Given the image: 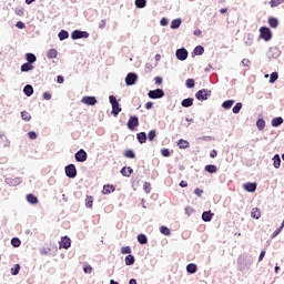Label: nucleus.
<instances>
[{
	"instance_id": "1",
	"label": "nucleus",
	"mask_w": 284,
	"mask_h": 284,
	"mask_svg": "<svg viewBox=\"0 0 284 284\" xmlns=\"http://www.w3.org/2000/svg\"><path fill=\"white\" fill-rule=\"evenodd\" d=\"M109 103L112 106L111 114H113V116H119V113L121 112L122 109H121V105L119 104V101L116 100V97L110 95Z\"/></svg>"
},
{
	"instance_id": "2",
	"label": "nucleus",
	"mask_w": 284,
	"mask_h": 284,
	"mask_svg": "<svg viewBox=\"0 0 284 284\" xmlns=\"http://www.w3.org/2000/svg\"><path fill=\"white\" fill-rule=\"evenodd\" d=\"M212 97V90L209 89H201L195 93V99L197 101H207Z\"/></svg>"
},
{
	"instance_id": "3",
	"label": "nucleus",
	"mask_w": 284,
	"mask_h": 284,
	"mask_svg": "<svg viewBox=\"0 0 284 284\" xmlns=\"http://www.w3.org/2000/svg\"><path fill=\"white\" fill-rule=\"evenodd\" d=\"M148 97L149 99H163L165 97V91H163V89L150 90Z\"/></svg>"
},
{
	"instance_id": "4",
	"label": "nucleus",
	"mask_w": 284,
	"mask_h": 284,
	"mask_svg": "<svg viewBox=\"0 0 284 284\" xmlns=\"http://www.w3.org/2000/svg\"><path fill=\"white\" fill-rule=\"evenodd\" d=\"M89 37H90V33H88V31L74 30L71 33V39L73 41H77L79 39H88Z\"/></svg>"
},
{
	"instance_id": "5",
	"label": "nucleus",
	"mask_w": 284,
	"mask_h": 284,
	"mask_svg": "<svg viewBox=\"0 0 284 284\" xmlns=\"http://www.w3.org/2000/svg\"><path fill=\"white\" fill-rule=\"evenodd\" d=\"M74 159L78 163H85L88 161V152H85L83 149H80L78 152H75Z\"/></svg>"
},
{
	"instance_id": "6",
	"label": "nucleus",
	"mask_w": 284,
	"mask_h": 284,
	"mask_svg": "<svg viewBox=\"0 0 284 284\" xmlns=\"http://www.w3.org/2000/svg\"><path fill=\"white\" fill-rule=\"evenodd\" d=\"M64 172L68 179H77V166L74 164L67 165Z\"/></svg>"
},
{
	"instance_id": "7",
	"label": "nucleus",
	"mask_w": 284,
	"mask_h": 284,
	"mask_svg": "<svg viewBox=\"0 0 284 284\" xmlns=\"http://www.w3.org/2000/svg\"><path fill=\"white\" fill-rule=\"evenodd\" d=\"M136 81H139V74H136L135 72H130V73L126 74L125 84L128 87L135 85Z\"/></svg>"
},
{
	"instance_id": "8",
	"label": "nucleus",
	"mask_w": 284,
	"mask_h": 284,
	"mask_svg": "<svg viewBox=\"0 0 284 284\" xmlns=\"http://www.w3.org/2000/svg\"><path fill=\"white\" fill-rule=\"evenodd\" d=\"M187 49L185 48H180L175 51V57L178 61H186L189 57Z\"/></svg>"
},
{
	"instance_id": "9",
	"label": "nucleus",
	"mask_w": 284,
	"mask_h": 284,
	"mask_svg": "<svg viewBox=\"0 0 284 284\" xmlns=\"http://www.w3.org/2000/svg\"><path fill=\"white\" fill-rule=\"evenodd\" d=\"M260 37L263 41H270L272 39V31L267 27H262L260 29Z\"/></svg>"
},
{
	"instance_id": "10",
	"label": "nucleus",
	"mask_w": 284,
	"mask_h": 284,
	"mask_svg": "<svg viewBox=\"0 0 284 284\" xmlns=\"http://www.w3.org/2000/svg\"><path fill=\"white\" fill-rule=\"evenodd\" d=\"M126 125L131 131L136 130V128H139V116L131 115Z\"/></svg>"
},
{
	"instance_id": "11",
	"label": "nucleus",
	"mask_w": 284,
	"mask_h": 284,
	"mask_svg": "<svg viewBox=\"0 0 284 284\" xmlns=\"http://www.w3.org/2000/svg\"><path fill=\"white\" fill-rule=\"evenodd\" d=\"M63 248V250H70V247H72V240H70V237L68 235L61 237V241H60V248Z\"/></svg>"
},
{
	"instance_id": "12",
	"label": "nucleus",
	"mask_w": 284,
	"mask_h": 284,
	"mask_svg": "<svg viewBox=\"0 0 284 284\" xmlns=\"http://www.w3.org/2000/svg\"><path fill=\"white\" fill-rule=\"evenodd\" d=\"M268 59H278L281 57V50L276 47H271L267 52Z\"/></svg>"
},
{
	"instance_id": "13",
	"label": "nucleus",
	"mask_w": 284,
	"mask_h": 284,
	"mask_svg": "<svg viewBox=\"0 0 284 284\" xmlns=\"http://www.w3.org/2000/svg\"><path fill=\"white\" fill-rule=\"evenodd\" d=\"M81 103H84V105H97L98 101L93 95H85L82 98Z\"/></svg>"
},
{
	"instance_id": "14",
	"label": "nucleus",
	"mask_w": 284,
	"mask_h": 284,
	"mask_svg": "<svg viewBox=\"0 0 284 284\" xmlns=\"http://www.w3.org/2000/svg\"><path fill=\"white\" fill-rule=\"evenodd\" d=\"M21 178H7L4 180V183H7V185H10L11 187H17V185H21Z\"/></svg>"
},
{
	"instance_id": "15",
	"label": "nucleus",
	"mask_w": 284,
	"mask_h": 284,
	"mask_svg": "<svg viewBox=\"0 0 284 284\" xmlns=\"http://www.w3.org/2000/svg\"><path fill=\"white\" fill-rule=\"evenodd\" d=\"M243 187L246 192L252 193V192H256L257 184L256 182H248V183H244Z\"/></svg>"
},
{
	"instance_id": "16",
	"label": "nucleus",
	"mask_w": 284,
	"mask_h": 284,
	"mask_svg": "<svg viewBox=\"0 0 284 284\" xmlns=\"http://www.w3.org/2000/svg\"><path fill=\"white\" fill-rule=\"evenodd\" d=\"M182 108H192L194 105V98H186L181 101Z\"/></svg>"
},
{
	"instance_id": "17",
	"label": "nucleus",
	"mask_w": 284,
	"mask_h": 284,
	"mask_svg": "<svg viewBox=\"0 0 284 284\" xmlns=\"http://www.w3.org/2000/svg\"><path fill=\"white\" fill-rule=\"evenodd\" d=\"M212 216H214V213H212V211H204L202 213V221H204V223H210V221H212Z\"/></svg>"
},
{
	"instance_id": "18",
	"label": "nucleus",
	"mask_w": 284,
	"mask_h": 284,
	"mask_svg": "<svg viewBox=\"0 0 284 284\" xmlns=\"http://www.w3.org/2000/svg\"><path fill=\"white\" fill-rule=\"evenodd\" d=\"M136 139H138L139 143L141 145H143V143H148V133L140 132V133L136 134Z\"/></svg>"
},
{
	"instance_id": "19",
	"label": "nucleus",
	"mask_w": 284,
	"mask_h": 284,
	"mask_svg": "<svg viewBox=\"0 0 284 284\" xmlns=\"http://www.w3.org/2000/svg\"><path fill=\"white\" fill-rule=\"evenodd\" d=\"M27 201L30 203V205H37V203H39V197L32 193H29L27 194Z\"/></svg>"
},
{
	"instance_id": "20",
	"label": "nucleus",
	"mask_w": 284,
	"mask_h": 284,
	"mask_svg": "<svg viewBox=\"0 0 284 284\" xmlns=\"http://www.w3.org/2000/svg\"><path fill=\"white\" fill-rule=\"evenodd\" d=\"M26 97H32L34 94V88L31 84H27L23 88Z\"/></svg>"
},
{
	"instance_id": "21",
	"label": "nucleus",
	"mask_w": 284,
	"mask_h": 284,
	"mask_svg": "<svg viewBox=\"0 0 284 284\" xmlns=\"http://www.w3.org/2000/svg\"><path fill=\"white\" fill-rule=\"evenodd\" d=\"M181 23H183V20H181V18L172 20L171 30H179V28H181Z\"/></svg>"
},
{
	"instance_id": "22",
	"label": "nucleus",
	"mask_w": 284,
	"mask_h": 284,
	"mask_svg": "<svg viewBox=\"0 0 284 284\" xmlns=\"http://www.w3.org/2000/svg\"><path fill=\"white\" fill-rule=\"evenodd\" d=\"M133 172H134V170H133L131 166H129V168L123 166V168L121 169V171H120V173L122 174V176H131Z\"/></svg>"
},
{
	"instance_id": "23",
	"label": "nucleus",
	"mask_w": 284,
	"mask_h": 284,
	"mask_svg": "<svg viewBox=\"0 0 284 284\" xmlns=\"http://www.w3.org/2000/svg\"><path fill=\"white\" fill-rule=\"evenodd\" d=\"M283 118L282 116H277V118H274L272 121H271V125L273 128H280V125H283Z\"/></svg>"
},
{
	"instance_id": "24",
	"label": "nucleus",
	"mask_w": 284,
	"mask_h": 284,
	"mask_svg": "<svg viewBox=\"0 0 284 284\" xmlns=\"http://www.w3.org/2000/svg\"><path fill=\"white\" fill-rule=\"evenodd\" d=\"M197 270H199V267L194 263H190V264L186 265L187 274H196Z\"/></svg>"
},
{
	"instance_id": "25",
	"label": "nucleus",
	"mask_w": 284,
	"mask_h": 284,
	"mask_svg": "<svg viewBox=\"0 0 284 284\" xmlns=\"http://www.w3.org/2000/svg\"><path fill=\"white\" fill-rule=\"evenodd\" d=\"M204 170L209 174H216V172L219 171V169L214 164H207Z\"/></svg>"
},
{
	"instance_id": "26",
	"label": "nucleus",
	"mask_w": 284,
	"mask_h": 284,
	"mask_svg": "<svg viewBox=\"0 0 284 284\" xmlns=\"http://www.w3.org/2000/svg\"><path fill=\"white\" fill-rule=\"evenodd\" d=\"M178 145L180 150H187V148H190V142H187V140L180 139Z\"/></svg>"
},
{
	"instance_id": "27",
	"label": "nucleus",
	"mask_w": 284,
	"mask_h": 284,
	"mask_svg": "<svg viewBox=\"0 0 284 284\" xmlns=\"http://www.w3.org/2000/svg\"><path fill=\"white\" fill-rule=\"evenodd\" d=\"M114 190H115L114 185L106 184L103 186L102 194H112Z\"/></svg>"
},
{
	"instance_id": "28",
	"label": "nucleus",
	"mask_w": 284,
	"mask_h": 284,
	"mask_svg": "<svg viewBox=\"0 0 284 284\" xmlns=\"http://www.w3.org/2000/svg\"><path fill=\"white\" fill-rule=\"evenodd\" d=\"M34 65L30 62H26L21 65V72H30V70H33Z\"/></svg>"
},
{
	"instance_id": "29",
	"label": "nucleus",
	"mask_w": 284,
	"mask_h": 284,
	"mask_svg": "<svg viewBox=\"0 0 284 284\" xmlns=\"http://www.w3.org/2000/svg\"><path fill=\"white\" fill-rule=\"evenodd\" d=\"M273 166L275 168V170H278V168H281V155L275 154L273 156Z\"/></svg>"
},
{
	"instance_id": "30",
	"label": "nucleus",
	"mask_w": 284,
	"mask_h": 284,
	"mask_svg": "<svg viewBox=\"0 0 284 284\" xmlns=\"http://www.w3.org/2000/svg\"><path fill=\"white\" fill-rule=\"evenodd\" d=\"M136 260L134 258V255L130 254V255H126L125 258H124V263L125 265L130 266V265H134V262Z\"/></svg>"
},
{
	"instance_id": "31",
	"label": "nucleus",
	"mask_w": 284,
	"mask_h": 284,
	"mask_svg": "<svg viewBox=\"0 0 284 284\" xmlns=\"http://www.w3.org/2000/svg\"><path fill=\"white\" fill-rule=\"evenodd\" d=\"M70 33L67 30H61L58 33V39H60L61 41H65V39H69Z\"/></svg>"
},
{
	"instance_id": "32",
	"label": "nucleus",
	"mask_w": 284,
	"mask_h": 284,
	"mask_svg": "<svg viewBox=\"0 0 284 284\" xmlns=\"http://www.w3.org/2000/svg\"><path fill=\"white\" fill-rule=\"evenodd\" d=\"M204 52L205 48H203V45H197L193 50V54H195L196 57H201Z\"/></svg>"
},
{
	"instance_id": "33",
	"label": "nucleus",
	"mask_w": 284,
	"mask_h": 284,
	"mask_svg": "<svg viewBox=\"0 0 284 284\" xmlns=\"http://www.w3.org/2000/svg\"><path fill=\"white\" fill-rule=\"evenodd\" d=\"M26 59L27 63H37V55H34V53H27Z\"/></svg>"
},
{
	"instance_id": "34",
	"label": "nucleus",
	"mask_w": 284,
	"mask_h": 284,
	"mask_svg": "<svg viewBox=\"0 0 284 284\" xmlns=\"http://www.w3.org/2000/svg\"><path fill=\"white\" fill-rule=\"evenodd\" d=\"M138 242L140 243V245H146L148 243V236L143 233L138 235Z\"/></svg>"
},
{
	"instance_id": "35",
	"label": "nucleus",
	"mask_w": 284,
	"mask_h": 284,
	"mask_svg": "<svg viewBox=\"0 0 284 284\" xmlns=\"http://www.w3.org/2000/svg\"><path fill=\"white\" fill-rule=\"evenodd\" d=\"M48 59H57L59 57V52L57 49H50L47 53Z\"/></svg>"
},
{
	"instance_id": "36",
	"label": "nucleus",
	"mask_w": 284,
	"mask_h": 284,
	"mask_svg": "<svg viewBox=\"0 0 284 284\" xmlns=\"http://www.w3.org/2000/svg\"><path fill=\"white\" fill-rule=\"evenodd\" d=\"M251 216H252V219H255L256 221H258V219H261V211L258 210V207H255L252 210Z\"/></svg>"
},
{
	"instance_id": "37",
	"label": "nucleus",
	"mask_w": 284,
	"mask_h": 284,
	"mask_svg": "<svg viewBox=\"0 0 284 284\" xmlns=\"http://www.w3.org/2000/svg\"><path fill=\"white\" fill-rule=\"evenodd\" d=\"M241 110H243V103L241 102H237L233 109H232V112L233 114H239L241 112Z\"/></svg>"
},
{
	"instance_id": "38",
	"label": "nucleus",
	"mask_w": 284,
	"mask_h": 284,
	"mask_svg": "<svg viewBox=\"0 0 284 284\" xmlns=\"http://www.w3.org/2000/svg\"><path fill=\"white\" fill-rule=\"evenodd\" d=\"M234 105V100H226L222 103L224 110H230Z\"/></svg>"
},
{
	"instance_id": "39",
	"label": "nucleus",
	"mask_w": 284,
	"mask_h": 284,
	"mask_svg": "<svg viewBox=\"0 0 284 284\" xmlns=\"http://www.w3.org/2000/svg\"><path fill=\"white\" fill-rule=\"evenodd\" d=\"M256 128L257 130H265V120L263 118H260L257 121H256Z\"/></svg>"
},
{
	"instance_id": "40",
	"label": "nucleus",
	"mask_w": 284,
	"mask_h": 284,
	"mask_svg": "<svg viewBox=\"0 0 284 284\" xmlns=\"http://www.w3.org/2000/svg\"><path fill=\"white\" fill-rule=\"evenodd\" d=\"M268 24L271 28H278V19L274 17L268 18Z\"/></svg>"
},
{
	"instance_id": "41",
	"label": "nucleus",
	"mask_w": 284,
	"mask_h": 284,
	"mask_svg": "<svg viewBox=\"0 0 284 284\" xmlns=\"http://www.w3.org/2000/svg\"><path fill=\"white\" fill-rule=\"evenodd\" d=\"M160 232L161 234H163L164 236H170L172 234V232L170 231V229L165 225H162L160 227Z\"/></svg>"
},
{
	"instance_id": "42",
	"label": "nucleus",
	"mask_w": 284,
	"mask_h": 284,
	"mask_svg": "<svg viewBox=\"0 0 284 284\" xmlns=\"http://www.w3.org/2000/svg\"><path fill=\"white\" fill-rule=\"evenodd\" d=\"M148 6V0H135V7L139 9H143Z\"/></svg>"
},
{
	"instance_id": "43",
	"label": "nucleus",
	"mask_w": 284,
	"mask_h": 284,
	"mask_svg": "<svg viewBox=\"0 0 284 284\" xmlns=\"http://www.w3.org/2000/svg\"><path fill=\"white\" fill-rule=\"evenodd\" d=\"M278 81V72H272L270 75L268 83H276Z\"/></svg>"
},
{
	"instance_id": "44",
	"label": "nucleus",
	"mask_w": 284,
	"mask_h": 284,
	"mask_svg": "<svg viewBox=\"0 0 284 284\" xmlns=\"http://www.w3.org/2000/svg\"><path fill=\"white\" fill-rule=\"evenodd\" d=\"M124 156L126 159H136V154L134 153L133 150H130V149L124 152Z\"/></svg>"
},
{
	"instance_id": "45",
	"label": "nucleus",
	"mask_w": 284,
	"mask_h": 284,
	"mask_svg": "<svg viewBox=\"0 0 284 284\" xmlns=\"http://www.w3.org/2000/svg\"><path fill=\"white\" fill-rule=\"evenodd\" d=\"M12 247H21V240L19 237H13L11 240Z\"/></svg>"
},
{
	"instance_id": "46",
	"label": "nucleus",
	"mask_w": 284,
	"mask_h": 284,
	"mask_svg": "<svg viewBox=\"0 0 284 284\" xmlns=\"http://www.w3.org/2000/svg\"><path fill=\"white\" fill-rule=\"evenodd\" d=\"M21 119H22V121H30L32 119V115H30V113L28 111H22Z\"/></svg>"
},
{
	"instance_id": "47",
	"label": "nucleus",
	"mask_w": 284,
	"mask_h": 284,
	"mask_svg": "<svg viewBox=\"0 0 284 284\" xmlns=\"http://www.w3.org/2000/svg\"><path fill=\"white\" fill-rule=\"evenodd\" d=\"M21 272V265L16 264L14 267L11 268L12 276H17Z\"/></svg>"
},
{
	"instance_id": "48",
	"label": "nucleus",
	"mask_w": 284,
	"mask_h": 284,
	"mask_svg": "<svg viewBox=\"0 0 284 284\" xmlns=\"http://www.w3.org/2000/svg\"><path fill=\"white\" fill-rule=\"evenodd\" d=\"M281 3H284V0H271L270 1L271 8H278V6H281Z\"/></svg>"
},
{
	"instance_id": "49",
	"label": "nucleus",
	"mask_w": 284,
	"mask_h": 284,
	"mask_svg": "<svg viewBox=\"0 0 284 284\" xmlns=\"http://www.w3.org/2000/svg\"><path fill=\"white\" fill-rule=\"evenodd\" d=\"M194 85H195L194 79L190 78L185 81V87L189 88V90H192Z\"/></svg>"
},
{
	"instance_id": "50",
	"label": "nucleus",
	"mask_w": 284,
	"mask_h": 284,
	"mask_svg": "<svg viewBox=\"0 0 284 284\" xmlns=\"http://www.w3.org/2000/svg\"><path fill=\"white\" fill-rule=\"evenodd\" d=\"M146 139H149V141H154V139H156V130H151L148 133Z\"/></svg>"
},
{
	"instance_id": "51",
	"label": "nucleus",
	"mask_w": 284,
	"mask_h": 284,
	"mask_svg": "<svg viewBox=\"0 0 284 284\" xmlns=\"http://www.w3.org/2000/svg\"><path fill=\"white\" fill-rule=\"evenodd\" d=\"M93 203H94V200L92 199V196H87L85 207L92 209Z\"/></svg>"
},
{
	"instance_id": "52",
	"label": "nucleus",
	"mask_w": 284,
	"mask_h": 284,
	"mask_svg": "<svg viewBox=\"0 0 284 284\" xmlns=\"http://www.w3.org/2000/svg\"><path fill=\"white\" fill-rule=\"evenodd\" d=\"M143 190L146 194H150L151 190H152V185L150 184V182H145L143 184Z\"/></svg>"
},
{
	"instance_id": "53",
	"label": "nucleus",
	"mask_w": 284,
	"mask_h": 284,
	"mask_svg": "<svg viewBox=\"0 0 284 284\" xmlns=\"http://www.w3.org/2000/svg\"><path fill=\"white\" fill-rule=\"evenodd\" d=\"M121 254H132V248L130 246L121 247Z\"/></svg>"
},
{
	"instance_id": "54",
	"label": "nucleus",
	"mask_w": 284,
	"mask_h": 284,
	"mask_svg": "<svg viewBox=\"0 0 284 284\" xmlns=\"http://www.w3.org/2000/svg\"><path fill=\"white\" fill-rule=\"evenodd\" d=\"M252 43H254V38L252 37V34H248L245 38V45H252Z\"/></svg>"
},
{
	"instance_id": "55",
	"label": "nucleus",
	"mask_w": 284,
	"mask_h": 284,
	"mask_svg": "<svg viewBox=\"0 0 284 284\" xmlns=\"http://www.w3.org/2000/svg\"><path fill=\"white\" fill-rule=\"evenodd\" d=\"M281 232H283V226L277 227L273 234H272V239H276V236H278L281 234Z\"/></svg>"
},
{
	"instance_id": "56",
	"label": "nucleus",
	"mask_w": 284,
	"mask_h": 284,
	"mask_svg": "<svg viewBox=\"0 0 284 284\" xmlns=\"http://www.w3.org/2000/svg\"><path fill=\"white\" fill-rule=\"evenodd\" d=\"M161 154H162V156H164V158H168V156H170V149H162L161 150Z\"/></svg>"
},
{
	"instance_id": "57",
	"label": "nucleus",
	"mask_w": 284,
	"mask_h": 284,
	"mask_svg": "<svg viewBox=\"0 0 284 284\" xmlns=\"http://www.w3.org/2000/svg\"><path fill=\"white\" fill-rule=\"evenodd\" d=\"M16 28H18V30H23L26 28V23H23L22 21H18L16 23Z\"/></svg>"
},
{
	"instance_id": "58",
	"label": "nucleus",
	"mask_w": 284,
	"mask_h": 284,
	"mask_svg": "<svg viewBox=\"0 0 284 284\" xmlns=\"http://www.w3.org/2000/svg\"><path fill=\"white\" fill-rule=\"evenodd\" d=\"M28 136H29V139H31V141H34V139H37V132L30 131V132H28Z\"/></svg>"
},
{
	"instance_id": "59",
	"label": "nucleus",
	"mask_w": 284,
	"mask_h": 284,
	"mask_svg": "<svg viewBox=\"0 0 284 284\" xmlns=\"http://www.w3.org/2000/svg\"><path fill=\"white\" fill-rule=\"evenodd\" d=\"M168 23H170V21L168 20V18H162V19L160 20V24H161L163 28H165V26H168Z\"/></svg>"
},
{
	"instance_id": "60",
	"label": "nucleus",
	"mask_w": 284,
	"mask_h": 284,
	"mask_svg": "<svg viewBox=\"0 0 284 284\" xmlns=\"http://www.w3.org/2000/svg\"><path fill=\"white\" fill-rule=\"evenodd\" d=\"M154 82H155L156 85H161V84L163 83V78H161V77H155V78H154Z\"/></svg>"
},
{
	"instance_id": "61",
	"label": "nucleus",
	"mask_w": 284,
	"mask_h": 284,
	"mask_svg": "<svg viewBox=\"0 0 284 284\" xmlns=\"http://www.w3.org/2000/svg\"><path fill=\"white\" fill-rule=\"evenodd\" d=\"M43 99H44V101H50V99H52V94H50V92H44Z\"/></svg>"
},
{
	"instance_id": "62",
	"label": "nucleus",
	"mask_w": 284,
	"mask_h": 284,
	"mask_svg": "<svg viewBox=\"0 0 284 284\" xmlns=\"http://www.w3.org/2000/svg\"><path fill=\"white\" fill-rule=\"evenodd\" d=\"M83 272L84 274H92V266H84Z\"/></svg>"
},
{
	"instance_id": "63",
	"label": "nucleus",
	"mask_w": 284,
	"mask_h": 284,
	"mask_svg": "<svg viewBox=\"0 0 284 284\" xmlns=\"http://www.w3.org/2000/svg\"><path fill=\"white\" fill-rule=\"evenodd\" d=\"M194 194H196V196H201V195L203 194V190L196 187V189L194 190Z\"/></svg>"
},
{
	"instance_id": "64",
	"label": "nucleus",
	"mask_w": 284,
	"mask_h": 284,
	"mask_svg": "<svg viewBox=\"0 0 284 284\" xmlns=\"http://www.w3.org/2000/svg\"><path fill=\"white\" fill-rule=\"evenodd\" d=\"M65 81V79L63 78V75H58L57 77V82L58 83H63Z\"/></svg>"
}]
</instances>
